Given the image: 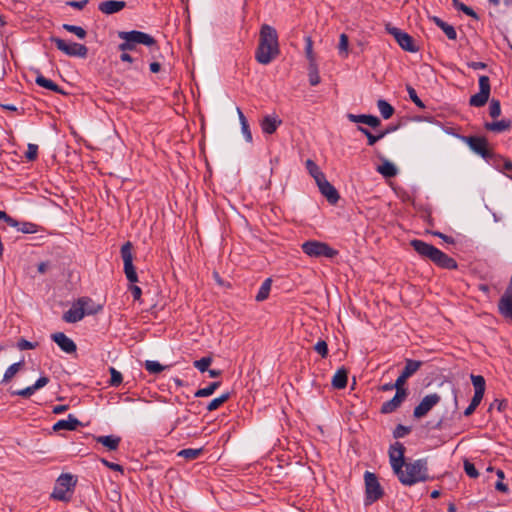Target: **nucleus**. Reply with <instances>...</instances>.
Segmentation results:
<instances>
[{
  "instance_id": "nucleus-36",
  "label": "nucleus",
  "mask_w": 512,
  "mask_h": 512,
  "mask_svg": "<svg viewBox=\"0 0 512 512\" xmlns=\"http://www.w3.org/2000/svg\"><path fill=\"white\" fill-rule=\"evenodd\" d=\"M377 107L384 119H389L395 111L393 106L383 99L378 100Z\"/></svg>"
},
{
  "instance_id": "nucleus-3",
  "label": "nucleus",
  "mask_w": 512,
  "mask_h": 512,
  "mask_svg": "<svg viewBox=\"0 0 512 512\" xmlns=\"http://www.w3.org/2000/svg\"><path fill=\"white\" fill-rule=\"evenodd\" d=\"M410 245L421 258L431 261L442 269L455 270L458 268V264L455 259L448 256L432 244L423 240L413 239L410 241Z\"/></svg>"
},
{
  "instance_id": "nucleus-40",
  "label": "nucleus",
  "mask_w": 512,
  "mask_h": 512,
  "mask_svg": "<svg viewBox=\"0 0 512 512\" xmlns=\"http://www.w3.org/2000/svg\"><path fill=\"white\" fill-rule=\"evenodd\" d=\"M453 6H454L457 10L462 11V12H463L464 14H466L467 16H470V17H472V18H474V19H476V20H478V19H479L478 14H477V13H476V12H475L471 7H469V6H467V5H465V4L461 3V2H459V0H457V1L453 4Z\"/></svg>"
},
{
  "instance_id": "nucleus-35",
  "label": "nucleus",
  "mask_w": 512,
  "mask_h": 512,
  "mask_svg": "<svg viewBox=\"0 0 512 512\" xmlns=\"http://www.w3.org/2000/svg\"><path fill=\"white\" fill-rule=\"evenodd\" d=\"M221 385V382L215 381L211 382L207 387L198 389L195 392V397L201 398V397H208L212 395L216 389H218Z\"/></svg>"
},
{
  "instance_id": "nucleus-58",
  "label": "nucleus",
  "mask_w": 512,
  "mask_h": 512,
  "mask_svg": "<svg viewBox=\"0 0 512 512\" xmlns=\"http://www.w3.org/2000/svg\"><path fill=\"white\" fill-rule=\"evenodd\" d=\"M508 405V402L507 400L505 399H495L491 404H490V407H489V410H492L494 408H496L499 412H502L505 410V408L507 407Z\"/></svg>"
},
{
  "instance_id": "nucleus-29",
  "label": "nucleus",
  "mask_w": 512,
  "mask_h": 512,
  "mask_svg": "<svg viewBox=\"0 0 512 512\" xmlns=\"http://www.w3.org/2000/svg\"><path fill=\"white\" fill-rule=\"evenodd\" d=\"M422 364V361L406 359L405 367L401 373L409 378L419 370Z\"/></svg>"
},
{
  "instance_id": "nucleus-5",
  "label": "nucleus",
  "mask_w": 512,
  "mask_h": 512,
  "mask_svg": "<svg viewBox=\"0 0 512 512\" xmlns=\"http://www.w3.org/2000/svg\"><path fill=\"white\" fill-rule=\"evenodd\" d=\"M92 303L88 297L79 298L72 307L63 314V320L67 323H76L84 318L85 315L98 313V308H85L87 304Z\"/></svg>"
},
{
  "instance_id": "nucleus-15",
  "label": "nucleus",
  "mask_w": 512,
  "mask_h": 512,
  "mask_svg": "<svg viewBox=\"0 0 512 512\" xmlns=\"http://www.w3.org/2000/svg\"><path fill=\"white\" fill-rule=\"evenodd\" d=\"M51 339L60 347L62 351L68 354L76 352L77 347L74 341L63 332H56L51 335Z\"/></svg>"
},
{
  "instance_id": "nucleus-6",
  "label": "nucleus",
  "mask_w": 512,
  "mask_h": 512,
  "mask_svg": "<svg viewBox=\"0 0 512 512\" xmlns=\"http://www.w3.org/2000/svg\"><path fill=\"white\" fill-rule=\"evenodd\" d=\"M303 252L309 257L333 258L338 255V251L330 247L327 243L317 240H309L301 245Z\"/></svg>"
},
{
  "instance_id": "nucleus-55",
  "label": "nucleus",
  "mask_w": 512,
  "mask_h": 512,
  "mask_svg": "<svg viewBox=\"0 0 512 512\" xmlns=\"http://www.w3.org/2000/svg\"><path fill=\"white\" fill-rule=\"evenodd\" d=\"M358 130L367 137L369 146H373L377 141H379V137H377V135L372 134L367 128L359 126Z\"/></svg>"
},
{
  "instance_id": "nucleus-43",
  "label": "nucleus",
  "mask_w": 512,
  "mask_h": 512,
  "mask_svg": "<svg viewBox=\"0 0 512 512\" xmlns=\"http://www.w3.org/2000/svg\"><path fill=\"white\" fill-rule=\"evenodd\" d=\"M349 39L348 36L344 33L340 35L339 38V44H338V50L340 55H344L345 57L348 56L349 50Z\"/></svg>"
},
{
  "instance_id": "nucleus-52",
  "label": "nucleus",
  "mask_w": 512,
  "mask_h": 512,
  "mask_svg": "<svg viewBox=\"0 0 512 512\" xmlns=\"http://www.w3.org/2000/svg\"><path fill=\"white\" fill-rule=\"evenodd\" d=\"M503 160H504L503 156L495 154L492 151V156L489 157V160H487V161L490 162L497 170L502 172L501 167L503 166Z\"/></svg>"
},
{
  "instance_id": "nucleus-60",
  "label": "nucleus",
  "mask_w": 512,
  "mask_h": 512,
  "mask_svg": "<svg viewBox=\"0 0 512 512\" xmlns=\"http://www.w3.org/2000/svg\"><path fill=\"white\" fill-rule=\"evenodd\" d=\"M117 48L119 51L127 52L135 50L136 46L127 40H123V42H121Z\"/></svg>"
},
{
  "instance_id": "nucleus-21",
  "label": "nucleus",
  "mask_w": 512,
  "mask_h": 512,
  "mask_svg": "<svg viewBox=\"0 0 512 512\" xmlns=\"http://www.w3.org/2000/svg\"><path fill=\"white\" fill-rule=\"evenodd\" d=\"M80 425H81V422L74 415L69 414L67 419H65V420L62 419V420L57 421L53 425V430L54 431H60V430L73 431V430H76L77 427Z\"/></svg>"
},
{
  "instance_id": "nucleus-62",
  "label": "nucleus",
  "mask_w": 512,
  "mask_h": 512,
  "mask_svg": "<svg viewBox=\"0 0 512 512\" xmlns=\"http://www.w3.org/2000/svg\"><path fill=\"white\" fill-rule=\"evenodd\" d=\"M36 343H32L28 340H25V339H21L19 342H18V347L21 349V350H28V349H34L36 347Z\"/></svg>"
},
{
  "instance_id": "nucleus-31",
  "label": "nucleus",
  "mask_w": 512,
  "mask_h": 512,
  "mask_svg": "<svg viewBox=\"0 0 512 512\" xmlns=\"http://www.w3.org/2000/svg\"><path fill=\"white\" fill-rule=\"evenodd\" d=\"M306 168L316 183L325 177L324 173L320 170L318 165L311 159L306 160Z\"/></svg>"
},
{
  "instance_id": "nucleus-59",
  "label": "nucleus",
  "mask_w": 512,
  "mask_h": 512,
  "mask_svg": "<svg viewBox=\"0 0 512 512\" xmlns=\"http://www.w3.org/2000/svg\"><path fill=\"white\" fill-rule=\"evenodd\" d=\"M34 393H35V389L33 388L32 385L28 386V387H26L24 389L12 392L13 395L21 396V397H24V398H29Z\"/></svg>"
},
{
  "instance_id": "nucleus-4",
  "label": "nucleus",
  "mask_w": 512,
  "mask_h": 512,
  "mask_svg": "<svg viewBox=\"0 0 512 512\" xmlns=\"http://www.w3.org/2000/svg\"><path fill=\"white\" fill-rule=\"evenodd\" d=\"M76 483L77 479L73 475L61 474L56 480L51 497L59 501L68 502L71 499Z\"/></svg>"
},
{
  "instance_id": "nucleus-11",
  "label": "nucleus",
  "mask_w": 512,
  "mask_h": 512,
  "mask_svg": "<svg viewBox=\"0 0 512 512\" xmlns=\"http://www.w3.org/2000/svg\"><path fill=\"white\" fill-rule=\"evenodd\" d=\"M490 91L491 85L489 77L486 75H481L479 77V92L470 97L469 104L473 107L484 106L489 100Z\"/></svg>"
},
{
  "instance_id": "nucleus-17",
  "label": "nucleus",
  "mask_w": 512,
  "mask_h": 512,
  "mask_svg": "<svg viewBox=\"0 0 512 512\" xmlns=\"http://www.w3.org/2000/svg\"><path fill=\"white\" fill-rule=\"evenodd\" d=\"M317 186L322 193L331 204H336L340 198L338 191L335 187L330 184L326 177L317 182Z\"/></svg>"
},
{
  "instance_id": "nucleus-50",
  "label": "nucleus",
  "mask_w": 512,
  "mask_h": 512,
  "mask_svg": "<svg viewBox=\"0 0 512 512\" xmlns=\"http://www.w3.org/2000/svg\"><path fill=\"white\" fill-rule=\"evenodd\" d=\"M407 92L411 101L419 108H424L425 105L422 100L418 97L416 90L412 86H407Z\"/></svg>"
},
{
  "instance_id": "nucleus-33",
  "label": "nucleus",
  "mask_w": 512,
  "mask_h": 512,
  "mask_svg": "<svg viewBox=\"0 0 512 512\" xmlns=\"http://www.w3.org/2000/svg\"><path fill=\"white\" fill-rule=\"evenodd\" d=\"M23 365H24L23 360L10 365L6 369L2 381L5 383L9 382L19 372V370L23 367Z\"/></svg>"
},
{
  "instance_id": "nucleus-56",
  "label": "nucleus",
  "mask_w": 512,
  "mask_h": 512,
  "mask_svg": "<svg viewBox=\"0 0 512 512\" xmlns=\"http://www.w3.org/2000/svg\"><path fill=\"white\" fill-rule=\"evenodd\" d=\"M38 155V146L36 144H28L27 151L25 153V157L29 161H34Z\"/></svg>"
},
{
  "instance_id": "nucleus-61",
  "label": "nucleus",
  "mask_w": 512,
  "mask_h": 512,
  "mask_svg": "<svg viewBox=\"0 0 512 512\" xmlns=\"http://www.w3.org/2000/svg\"><path fill=\"white\" fill-rule=\"evenodd\" d=\"M49 383V378L46 376L40 377L32 386L35 389V391L43 388Z\"/></svg>"
},
{
  "instance_id": "nucleus-25",
  "label": "nucleus",
  "mask_w": 512,
  "mask_h": 512,
  "mask_svg": "<svg viewBox=\"0 0 512 512\" xmlns=\"http://www.w3.org/2000/svg\"><path fill=\"white\" fill-rule=\"evenodd\" d=\"M430 19L445 33L449 40L457 39V32L452 25L448 24L437 16H432Z\"/></svg>"
},
{
  "instance_id": "nucleus-47",
  "label": "nucleus",
  "mask_w": 512,
  "mask_h": 512,
  "mask_svg": "<svg viewBox=\"0 0 512 512\" xmlns=\"http://www.w3.org/2000/svg\"><path fill=\"white\" fill-rule=\"evenodd\" d=\"M489 115L492 118H497L501 115V104L497 99H492L489 105Z\"/></svg>"
},
{
  "instance_id": "nucleus-23",
  "label": "nucleus",
  "mask_w": 512,
  "mask_h": 512,
  "mask_svg": "<svg viewBox=\"0 0 512 512\" xmlns=\"http://www.w3.org/2000/svg\"><path fill=\"white\" fill-rule=\"evenodd\" d=\"M35 83L38 86L43 87V88L48 89V90H51V91H53L55 93L65 94V92L63 91V89L60 86H58L52 80L44 77L40 72H37V76L35 78Z\"/></svg>"
},
{
  "instance_id": "nucleus-39",
  "label": "nucleus",
  "mask_w": 512,
  "mask_h": 512,
  "mask_svg": "<svg viewBox=\"0 0 512 512\" xmlns=\"http://www.w3.org/2000/svg\"><path fill=\"white\" fill-rule=\"evenodd\" d=\"M62 28L70 33L75 34L79 39H84L87 35L86 30L80 26L63 24Z\"/></svg>"
},
{
  "instance_id": "nucleus-64",
  "label": "nucleus",
  "mask_w": 512,
  "mask_h": 512,
  "mask_svg": "<svg viewBox=\"0 0 512 512\" xmlns=\"http://www.w3.org/2000/svg\"><path fill=\"white\" fill-rule=\"evenodd\" d=\"M130 291L132 293V296H133L134 300H139L141 298L142 290H141V288L139 286L132 285L130 287Z\"/></svg>"
},
{
  "instance_id": "nucleus-12",
  "label": "nucleus",
  "mask_w": 512,
  "mask_h": 512,
  "mask_svg": "<svg viewBox=\"0 0 512 512\" xmlns=\"http://www.w3.org/2000/svg\"><path fill=\"white\" fill-rule=\"evenodd\" d=\"M118 37L121 40H127L133 43L135 46L137 44H142L148 47L156 45V40L151 35L138 30L119 31Z\"/></svg>"
},
{
  "instance_id": "nucleus-18",
  "label": "nucleus",
  "mask_w": 512,
  "mask_h": 512,
  "mask_svg": "<svg viewBox=\"0 0 512 512\" xmlns=\"http://www.w3.org/2000/svg\"><path fill=\"white\" fill-rule=\"evenodd\" d=\"M499 312L506 318L512 319V285H509L498 303Z\"/></svg>"
},
{
  "instance_id": "nucleus-38",
  "label": "nucleus",
  "mask_w": 512,
  "mask_h": 512,
  "mask_svg": "<svg viewBox=\"0 0 512 512\" xmlns=\"http://www.w3.org/2000/svg\"><path fill=\"white\" fill-rule=\"evenodd\" d=\"M230 398V393H224L221 396L213 399L207 406L208 411H214L218 409L222 404H224L226 401H228Z\"/></svg>"
},
{
  "instance_id": "nucleus-24",
  "label": "nucleus",
  "mask_w": 512,
  "mask_h": 512,
  "mask_svg": "<svg viewBox=\"0 0 512 512\" xmlns=\"http://www.w3.org/2000/svg\"><path fill=\"white\" fill-rule=\"evenodd\" d=\"M512 121L510 119H501L499 121L494 122H486L484 124V128L488 131L501 133L507 131L511 128Z\"/></svg>"
},
{
  "instance_id": "nucleus-16",
  "label": "nucleus",
  "mask_w": 512,
  "mask_h": 512,
  "mask_svg": "<svg viewBox=\"0 0 512 512\" xmlns=\"http://www.w3.org/2000/svg\"><path fill=\"white\" fill-rule=\"evenodd\" d=\"M407 395L408 392H396L392 399L382 404L380 412L382 414H390L396 411L402 405Z\"/></svg>"
},
{
  "instance_id": "nucleus-22",
  "label": "nucleus",
  "mask_w": 512,
  "mask_h": 512,
  "mask_svg": "<svg viewBox=\"0 0 512 512\" xmlns=\"http://www.w3.org/2000/svg\"><path fill=\"white\" fill-rule=\"evenodd\" d=\"M282 121L275 115L265 116L261 123V129L266 134H273L277 128L281 125Z\"/></svg>"
},
{
  "instance_id": "nucleus-1",
  "label": "nucleus",
  "mask_w": 512,
  "mask_h": 512,
  "mask_svg": "<svg viewBox=\"0 0 512 512\" xmlns=\"http://www.w3.org/2000/svg\"><path fill=\"white\" fill-rule=\"evenodd\" d=\"M405 446L396 441L389 447V461L394 474L401 484L412 486L430 479L427 459H417L411 462L405 461Z\"/></svg>"
},
{
  "instance_id": "nucleus-2",
  "label": "nucleus",
  "mask_w": 512,
  "mask_h": 512,
  "mask_svg": "<svg viewBox=\"0 0 512 512\" xmlns=\"http://www.w3.org/2000/svg\"><path fill=\"white\" fill-rule=\"evenodd\" d=\"M280 53L278 33L276 29L268 24H263L259 33V44L255 52V59L258 63L267 65L271 63Z\"/></svg>"
},
{
  "instance_id": "nucleus-49",
  "label": "nucleus",
  "mask_w": 512,
  "mask_h": 512,
  "mask_svg": "<svg viewBox=\"0 0 512 512\" xmlns=\"http://www.w3.org/2000/svg\"><path fill=\"white\" fill-rule=\"evenodd\" d=\"M305 53L306 57L309 60L310 64L315 63L314 53H313V41L310 36L305 37Z\"/></svg>"
},
{
  "instance_id": "nucleus-13",
  "label": "nucleus",
  "mask_w": 512,
  "mask_h": 512,
  "mask_svg": "<svg viewBox=\"0 0 512 512\" xmlns=\"http://www.w3.org/2000/svg\"><path fill=\"white\" fill-rule=\"evenodd\" d=\"M387 31L395 38L396 42L403 50L411 53H415L419 50L414 38L408 33L396 27H387Z\"/></svg>"
},
{
  "instance_id": "nucleus-26",
  "label": "nucleus",
  "mask_w": 512,
  "mask_h": 512,
  "mask_svg": "<svg viewBox=\"0 0 512 512\" xmlns=\"http://www.w3.org/2000/svg\"><path fill=\"white\" fill-rule=\"evenodd\" d=\"M96 441L104 445L108 450L114 451L117 450V448L119 447L121 438L115 435H107L97 437Z\"/></svg>"
},
{
  "instance_id": "nucleus-37",
  "label": "nucleus",
  "mask_w": 512,
  "mask_h": 512,
  "mask_svg": "<svg viewBox=\"0 0 512 512\" xmlns=\"http://www.w3.org/2000/svg\"><path fill=\"white\" fill-rule=\"evenodd\" d=\"M470 378L475 388V392L484 395L486 386L484 377L481 375L471 374Z\"/></svg>"
},
{
  "instance_id": "nucleus-54",
  "label": "nucleus",
  "mask_w": 512,
  "mask_h": 512,
  "mask_svg": "<svg viewBox=\"0 0 512 512\" xmlns=\"http://www.w3.org/2000/svg\"><path fill=\"white\" fill-rule=\"evenodd\" d=\"M314 350L320 354L323 358L327 357L328 355V345L326 343V341L324 340H319L315 346H314Z\"/></svg>"
},
{
  "instance_id": "nucleus-41",
  "label": "nucleus",
  "mask_w": 512,
  "mask_h": 512,
  "mask_svg": "<svg viewBox=\"0 0 512 512\" xmlns=\"http://www.w3.org/2000/svg\"><path fill=\"white\" fill-rule=\"evenodd\" d=\"M309 83L312 85V86H316L320 83V76H319V73H318V69H317V66L315 63H311L309 65Z\"/></svg>"
},
{
  "instance_id": "nucleus-48",
  "label": "nucleus",
  "mask_w": 512,
  "mask_h": 512,
  "mask_svg": "<svg viewBox=\"0 0 512 512\" xmlns=\"http://www.w3.org/2000/svg\"><path fill=\"white\" fill-rule=\"evenodd\" d=\"M411 432V428L409 426H404L402 424H398L393 430V437L395 439L403 438L407 436Z\"/></svg>"
},
{
  "instance_id": "nucleus-28",
  "label": "nucleus",
  "mask_w": 512,
  "mask_h": 512,
  "mask_svg": "<svg viewBox=\"0 0 512 512\" xmlns=\"http://www.w3.org/2000/svg\"><path fill=\"white\" fill-rule=\"evenodd\" d=\"M377 172L386 178H392L397 175L398 170L392 162L384 160L382 164L377 167Z\"/></svg>"
},
{
  "instance_id": "nucleus-9",
  "label": "nucleus",
  "mask_w": 512,
  "mask_h": 512,
  "mask_svg": "<svg viewBox=\"0 0 512 512\" xmlns=\"http://www.w3.org/2000/svg\"><path fill=\"white\" fill-rule=\"evenodd\" d=\"M364 480L366 488V504H372L379 500L383 496L384 492L374 473L366 471Z\"/></svg>"
},
{
  "instance_id": "nucleus-7",
  "label": "nucleus",
  "mask_w": 512,
  "mask_h": 512,
  "mask_svg": "<svg viewBox=\"0 0 512 512\" xmlns=\"http://www.w3.org/2000/svg\"><path fill=\"white\" fill-rule=\"evenodd\" d=\"M50 41L55 44L58 50L67 56L86 58L88 54V48L83 44L76 42H66L65 40L56 36H51Z\"/></svg>"
},
{
  "instance_id": "nucleus-46",
  "label": "nucleus",
  "mask_w": 512,
  "mask_h": 512,
  "mask_svg": "<svg viewBox=\"0 0 512 512\" xmlns=\"http://www.w3.org/2000/svg\"><path fill=\"white\" fill-rule=\"evenodd\" d=\"M18 231L25 234H33L38 232V226L31 222H20Z\"/></svg>"
},
{
  "instance_id": "nucleus-44",
  "label": "nucleus",
  "mask_w": 512,
  "mask_h": 512,
  "mask_svg": "<svg viewBox=\"0 0 512 512\" xmlns=\"http://www.w3.org/2000/svg\"><path fill=\"white\" fill-rule=\"evenodd\" d=\"M145 369L152 374L160 373L164 370V366L157 361L147 360L145 362Z\"/></svg>"
},
{
  "instance_id": "nucleus-57",
  "label": "nucleus",
  "mask_w": 512,
  "mask_h": 512,
  "mask_svg": "<svg viewBox=\"0 0 512 512\" xmlns=\"http://www.w3.org/2000/svg\"><path fill=\"white\" fill-rule=\"evenodd\" d=\"M408 377H406L404 374H400L399 377L396 379V381L393 383V386H395L396 392H407V389L404 388V385L407 381Z\"/></svg>"
},
{
  "instance_id": "nucleus-32",
  "label": "nucleus",
  "mask_w": 512,
  "mask_h": 512,
  "mask_svg": "<svg viewBox=\"0 0 512 512\" xmlns=\"http://www.w3.org/2000/svg\"><path fill=\"white\" fill-rule=\"evenodd\" d=\"M271 284L272 280L270 278H267L261 285L258 293L256 294V301L262 302L266 300L269 296L270 290H271Z\"/></svg>"
},
{
  "instance_id": "nucleus-10",
  "label": "nucleus",
  "mask_w": 512,
  "mask_h": 512,
  "mask_svg": "<svg viewBox=\"0 0 512 512\" xmlns=\"http://www.w3.org/2000/svg\"><path fill=\"white\" fill-rule=\"evenodd\" d=\"M132 243L127 241L121 247V257L124 263V273L129 282L135 283L138 281L136 269L133 265Z\"/></svg>"
},
{
  "instance_id": "nucleus-8",
  "label": "nucleus",
  "mask_w": 512,
  "mask_h": 512,
  "mask_svg": "<svg viewBox=\"0 0 512 512\" xmlns=\"http://www.w3.org/2000/svg\"><path fill=\"white\" fill-rule=\"evenodd\" d=\"M461 140L466 143L469 148L483 159L489 160L492 156V149L489 148L488 140L483 136H462Z\"/></svg>"
},
{
  "instance_id": "nucleus-27",
  "label": "nucleus",
  "mask_w": 512,
  "mask_h": 512,
  "mask_svg": "<svg viewBox=\"0 0 512 512\" xmlns=\"http://www.w3.org/2000/svg\"><path fill=\"white\" fill-rule=\"evenodd\" d=\"M348 373L344 368L338 369L332 378V386L335 389H344L347 386Z\"/></svg>"
},
{
  "instance_id": "nucleus-45",
  "label": "nucleus",
  "mask_w": 512,
  "mask_h": 512,
  "mask_svg": "<svg viewBox=\"0 0 512 512\" xmlns=\"http://www.w3.org/2000/svg\"><path fill=\"white\" fill-rule=\"evenodd\" d=\"M212 363L211 357H203L199 360H195L193 365L195 368H197L200 372H205L208 370V367Z\"/></svg>"
},
{
  "instance_id": "nucleus-42",
  "label": "nucleus",
  "mask_w": 512,
  "mask_h": 512,
  "mask_svg": "<svg viewBox=\"0 0 512 512\" xmlns=\"http://www.w3.org/2000/svg\"><path fill=\"white\" fill-rule=\"evenodd\" d=\"M109 372L111 375L109 384L113 387H118L123 381L122 374L118 370H116L114 367H110Z\"/></svg>"
},
{
  "instance_id": "nucleus-20",
  "label": "nucleus",
  "mask_w": 512,
  "mask_h": 512,
  "mask_svg": "<svg viewBox=\"0 0 512 512\" xmlns=\"http://www.w3.org/2000/svg\"><path fill=\"white\" fill-rule=\"evenodd\" d=\"M348 119L353 123H363L366 124L372 128H377L380 126L381 121L378 117L374 115H367V114H360V115H354V114H348Z\"/></svg>"
},
{
  "instance_id": "nucleus-53",
  "label": "nucleus",
  "mask_w": 512,
  "mask_h": 512,
  "mask_svg": "<svg viewBox=\"0 0 512 512\" xmlns=\"http://www.w3.org/2000/svg\"><path fill=\"white\" fill-rule=\"evenodd\" d=\"M0 220H3L9 225L10 227L16 228L18 230V227L20 226V222L16 219L9 216L5 211H0Z\"/></svg>"
},
{
  "instance_id": "nucleus-19",
  "label": "nucleus",
  "mask_w": 512,
  "mask_h": 512,
  "mask_svg": "<svg viewBox=\"0 0 512 512\" xmlns=\"http://www.w3.org/2000/svg\"><path fill=\"white\" fill-rule=\"evenodd\" d=\"M126 7V2L117 0H107L99 3L98 9L103 14L111 15L117 13Z\"/></svg>"
},
{
  "instance_id": "nucleus-14",
  "label": "nucleus",
  "mask_w": 512,
  "mask_h": 512,
  "mask_svg": "<svg viewBox=\"0 0 512 512\" xmlns=\"http://www.w3.org/2000/svg\"><path fill=\"white\" fill-rule=\"evenodd\" d=\"M440 400L441 398L437 393L426 395L421 400V402L414 408V417H424L435 405H437L440 402Z\"/></svg>"
},
{
  "instance_id": "nucleus-51",
  "label": "nucleus",
  "mask_w": 512,
  "mask_h": 512,
  "mask_svg": "<svg viewBox=\"0 0 512 512\" xmlns=\"http://www.w3.org/2000/svg\"><path fill=\"white\" fill-rule=\"evenodd\" d=\"M464 471L471 478H477L479 476V472L469 460L464 461Z\"/></svg>"
},
{
  "instance_id": "nucleus-34",
  "label": "nucleus",
  "mask_w": 512,
  "mask_h": 512,
  "mask_svg": "<svg viewBox=\"0 0 512 512\" xmlns=\"http://www.w3.org/2000/svg\"><path fill=\"white\" fill-rule=\"evenodd\" d=\"M203 453V448H186L182 449L178 452V456L182 457L186 460H194L197 459Z\"/></svg>"
},
{
  "instance_id": "nucleus-63",
  "label": "nucleus",
  "mask_w": 512,
  "mask_h": 512,
  "mask_svg": "<svg viewBox=\"0 0 512 512\" xmlns=\"http://www.w3.org/2000/svg\"><path fill=\"white\" fill-rule=\"evenodd\" d=\"M88 3V0H80V1H69L67 5L76 9H83Z\"/></svg>"
},
{
  "instance_id": "nucleus-30",
  "label": "nucleus",
  "mask_w": 512,
  "mask_h": 512,
  "mask_svg": "<svg viewBox=\"0 0 512 512\" xmlns=\"http://www.w3.org/2000/svg\"><path fill=\"white\" fill-rule=\"evenodd\" d=\"M237 114H238L239 121H240V124H241L242 133H243L246 141L247 142H251L252 141V134H251V131H250V127H249L248 121H247L245 115L243 114V112L241 111V109L239 107H237Z\"/></svg>"
}]
</instances>
